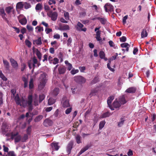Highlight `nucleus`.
<instances>
[{
  "label": "nucleus",
  "instance_id": "412c9836",
  "mask_svg": "<svg viewBox=\"0 0 156 156\" xmlns=\"http://www.w3.org/2000/svg\"><path fill=\"white\" fill-rule=\"evenodd\" d=\"M99 55L101 59H104L105 61H106L107 60V58L105 57V54L104 52L103 51H101L99 53Z\"/></svg>",
  "mask_w": 156,
  "mask_h": 156
},
{
  "label": "nucleus",
  "instance_id": "c03bdc74",
  "mask_svg": "<svg viewBox=\"0 0 156 156\" xmlns=\"http://www.w3.org/2000/svg\"><path fill=\"white\" fill-rule=\"evenodd\" d=\"M81 137L79 135H77L76 137V139L77 143L78 144H80L81 143L80 140Z\"/></svg>",
  "mask_w": 156,
  "mask_h": 156
},
{
  "label": "nucleus",
  "instance_id": "49530a36",
  "mask_svg": "<svg viewBox=\"0 0 156 156\" xmlns=\"http://www.w3.org/2000/svg\"><path fill=\"white\" fill-rule=\"evenodd\" d=\"M58 110L57 109L55 111L54 115L55 116L56 119L60 117V116L58 115Z\"/></svg>",
  "mask_w": 156,
  "mask_h": 156
},
{
  "label": "nucleus",
  "instance_id": "4d7b16f0",
  "mask_svg": "<svg viewBox=\"0 0 156 156\" xmlns=\"http://www.w3.org/2000/svg\"><path fill=\"white\" fill-rule=\"evenodd\" d=\"M98 79L97 77H95L91 82V84H94L96 83L98 81Z\"/></svg>",
  "mask_w": 156,
  "mask_h": 156
},
{
  "label": "nucleus",
  "instance_id": "a18cd8bd",
  "mask_svg": "<svg viewBox=\"0 0 156 156\" xmlns=\"http://www.w3.org/2000/svg\"><path fill=\"white\" fill-rule=\"evenodd\" d=\"M128 18V16L126 15L124 16L122 19V22L123 24H125L126 23V20Z\"/></svg>",
  "mask_w": 156,
  "mask_h": 156
},
{
  "label": "nucleus",
  "instance_id": "e2e57ef3",
  "mask_svg": "<svg viewBox=\"0 0 156 156\" xmlns=\"http://www.w3.org/2000/svg\"><path fill=\"white\" fill-rule=\"evenodd\" d=\"M27 28L29 31H32L33 30V27L30 25H27Z\"/></svg>",
  "mask_w": 156,
  "mask_h": 156
},
{
  "label": "nucleus",
  "instance_id": "0eeeda50",
  "mask_svg": "<svg viewBox=\"0 0 156 156\" xmlns=\"http://www.w3.org/2000/svg\"><path fill=\"white\" fill-rule=\"evenodd\" d=\"M47 15L51 18V20L53 21H55L57 19L58 14L55 12H53L52 11H50L47 13Z\"/></svg>",
  "mask_w": 156,
  "mask_h": 156
},
{
  "label": "nucleus",
  "instance_id": "1a4fd4ad",
  "mask_svg": "<svg viewBox=\"0 0 156 156\" xmlns=\"http://www.w3.org/2000/svg\"><path fill=\"white\" fill-rule=\"evenodd\" d=\"M19 22L22 25H25L27 23L26 17L22 15H20L18 17Z\"/></svg>",
  "mask_w": 156,
  "mask_h": 156
},
{
  "label": "nucleus",
  "instance_id": "72a5a7b5",
  "mask_svg": "<svg viewBox=\"0 0 156 156\" xmlns=\"http://www.w3.org/2000/svg\"><path fill=\"white\" fill-rule=\"evenodd\" d=\"M72 147V143L70 142L68 144L67 147V150L68 153H70Z\"/></svg>",
  "mask_w": 156,
  "mask_h": 156
},
{
  "label": "nucleus",
  "instance_id": "20e7f679",
  "mask_svg": "<svg viewBox=\"0 0 156 156\" xmlns=\"http://www.w3.org/2000/svg\"><path fill=\"white\" fill-rule=\"evenodd\" d=\"M11 138L12 139H14L16 143L20 141L22 139L21 136L19 134L18 132L12 133L11 134Z\"/></svg>",
  "mask_w": 156,
  "mask_h": 156
},
{
  "label": "nucleus",
  "instance_id": "f8f14e48",
  "mask_svg": "<svg viewBox=\"0 0 156 156\" xmlns=\"http://www.w3.org/2000/svg\"><path fill=\"white\" fill-rule=\"evenodd\" d=\"M104 8L106 12H108L109 11H111L112 10L113 7L110 4L107 3L104 6Z\"/></svg>",
  "mask_w": 156,
  "mask_h": 156
},
{
  "label": "nucleus",
  "instance_id": "a211bd4d",
  "mask_svg": "<svg viewBox=\"0 0 156 156\" xmlns=\"http://www.w3.org/2000/svg\"><path fill=\"white\" fill-rule=\"evenodd\" d=\"M52 121L48 119H46L44 122L43 124L44 126H50L52 124Z\"/></svg>",
  "mask_w": 156,
  "mask_h": 156
},
{
  "label": "nucleus",
  "instance_id": "7ed1b4c3",
  "mask_svg": "<svg viewBox=\"0 0 156 156\" xmlns=\"http://www.w3.org/2000/svg\"><path fill=\"white\" fill-rule=\"evenodd\" d=\"M39 65L37 59L35 58H34L32 60H30L28 62L29 67L30 69L32 67H38Z\"/></svg>",
  "mask_w": 156,
  "mask_h": 156
},
{
  "label": "nucleus",
  "instance_id": "09e8293b",
  "mask_svg": "<svg viewBox=\"0 0 156 156\" xmlns=\"http://www.w3.org/2000/svg\"><path fill=\"white\" fill-rule=\"evenodd\" d=\"M111 63L110 61H109V62L107 64V66L108 68L112 72H114V69L113 68H112L110 66V64Z\"/></svg>",
  "mask_w": 156,
  "mask_h": 156
},
{
  "label": "nucleus",
  "instance_id": "bb28decb",
  "mask_svg": "<svg viewBox=\"0 0 156 156\" xmlns=\"http://www.w3.org/2000/svg\"><path fill=\"white\" fill-rule=\"evenodd\" d=\"M121 104L118 102L116 100H115L113 104V106L115 108H119L121 105Z\"/></svg>",
  "mask_w": 156,
  "mask_h": 156
},
{
  "label": "nucleus",
  "instance_id": "79ce46f5",
  "mask_svg": "<svg viewBox=\"0 0 156 156\" xmlns=\"http://www.w3.org/2000/svg\"><path fill=\"white\" fill-rule=\"evenodd\" d=\"M36 10H41L42 9V5L40 3L37 4L35 7Z\"/></svg>",
  "mask_w": 156,
  "mask_h": 156
},
{
  "label": "nucleus",
  "instance_id": "dca6fc26",
  "mask_svg": "<svg viewBox=\"0 0 156 156\" xmlns=\"http://www.w3.org/2000/svg\"><path fill=\"white\" fill-rule=\"evenodd\" d=\"M58 29L61 31L69 30V26L67 25H64L63 26L60 25Z\"/></svg>",
  "mask_w": 156,
  "mask_h": 156
},
{
  "label": "nucleus",
  "instance_id": "8fccbe9b",
  "mask_svg": "<svg viewBox=\"0 0 156 156\" xmlns=\"http://www.w3.org/2000/svg\"><path fill=\"white\" fill-rule=\"evenodd\" d=\"M64 16L66 20H69V13L68 12H64Z\"/></svg>",
  "mask_w": 156,
  "mask_h": 156
},
{
  "label": "nucleus",
  "instance_id": "69168bd1",
  "mask_svg": "<svg viewBox=\"0 0 156 156\" xmlns=\"http://www.w3.org/2000/svg\"><path fill=\"white\" fill-rule=\"evenodd\" d=\"M31 131V126H29L27 130V135H29L30 134Z\"/></svg>",
  "mask_w": 156,
  "mask_h": 156
},
{
  "label": "nucleus",
  "instance_id": "aec40b11",
  "mask_svg": "<svg viewBox=\"0 0 156 156\" xmlns=\"http://www.w3.org/2000/svg\"><path fill=\"white\" fill-rule=\"evenodd\" d=\"M66 68L63 66H60L58 68V71L60 74H64L66 71Z\"/></svg>",
  "mask_w": 156,
  "mask_h": 156
},
{
  "label": "nucleus",
  "instance_id": "13d9d810",
  "mask_svg": "<svg viewBox=\"0 0 156 156\" xmlns=\"http://www.w3.org/2000/svg\"><path fill=\"white\" fill-rule=\"evenodd\" d=\"M108 43L109 44V45L111 47H114V48H115V44L112 41H110L108 42Z\"/></svg>",
  "mask_w": 156,
  "mask_h": 156
},
{
  "label": "nucleus",
  "instance_id": "774afa93",
  "mask_svg": "<svg viewBox=\"0 0 156 156\" xmlns=\"http://www.w3.org/2000/svg\"><path fill=\"white\" fill-rule=\"evenodd\" d=\"M45 30L46 34H48L52 31V30L51 29L48 28H46Z\"/></svg>",
  "mask_w": 156,
  "mask_h": 156
},
{
  "label": "nucleus",
  "instance_id": "a19ab883",
  "mask_svg": "<svg viewBox=\"0 0 156 156\" xmlns=\"http://www.w3.org/2000/svg\"><path fill=\"white\" fill-rule=\"evenodd\" d=\"M33 79L31 78L29 82V87L30 89H32L34 87Z\"/></svg>",
  "mask_w": 156,
  "mask_h": 156
},
{
  "label": "nucleus",
  "instance_id": "f704fd0d",
  "mask_svg": "<svg viewBox=\"0 0 156 156\" xmlns=\"http://www.w3.org/2000/svg\"><path fill=\"white\" fill-rule=\"evenodd\" d=\"M13 9V7L12 6H8L5 8V11L7 13L9 14Z\"/></svg>",
  "mask_w": 156,
  "mask_h": 156
},
{
  "label": "nucleus",
  "instance_id": "c9c22d12",
  "mask_svg": "<svg viewBox=\"0 0 156 156\" xmlns=\"http://www.w3.org/2000/svg\"><path fill=\"white\" fill-rule=\"evenodd\" d=\"M43 116L42 115H39L36 117L34 121L35 122H37L40 121L43 118Z\"/></svg>",
  "mask_w": 156,
  "mask_h": 156
},
{
  "label": "nucleus",
  "instance_id": "f03ea898",
  "mask_svg": "<svg viewBox=\"0 0 156 156\" xmlns=\"http://www.w3.org/2000/svg\"><path fill=\"white\" fill-rule=\"evenodd\" d=\"M46 74L43 73L41 74L39 80L40 83L38 85L39 89L41 90L43 88L46 83Z\"/></svg>",
  "mask_w": 156,
  "mask_h": 156
},
{
  "label": "nucleus",
  "instance_id": "c756f323",
  "mask_svg": "<svg viewBox=\"0 0 156 156\" xmlns=\"http://www.w3.org/2000/svg\"><path fill=\"white\" fill-rule=\"evenodd\" d=\"M55 101V99L50 97L48 99V104L49 105H51L54 104Z\"/></svg>",
  "mask_w": 156,
  "mask_h": 156
},
{
  "label": "nucleus",
  "instance_id": "bf43d9fd",
  "mask_svg": "<svg viewBox=\"0 0 156 156\" xmlns=\"http://www.w3.org/2000/svg\"><path fill=\"white\" fill-rule=\"evenodd\" d=\"M121 46L122 48H126L128 46H130V45L128 43H123L121 44Z\"/></svg>",
  "mask_w": 156,
  "mask_h": 156
},
{
  "label": "nucleus",
  "instance_id": "393cba45",
  "mask_svg": "<svg viewBox=\"0 0 156 156\" xmlns=\"http://www.w3.org/2000/svg\"><path fill=\"white\" fill-rule=\"evenodd\" d=\"M24 6V2H20L17 3L16 5L17 9H21Z\"/></svg>",
  "mask_w": 156,
  "mask_h": 156
},
{
  "label": "nucleus",
  "instance_id": "338daca9",
  "mask_svg": "<svg viewBox=\"0 0 156 156\" xmlns=\"http://www.w3.org/2000/svg\"><path fill=\"white\" fill-rule=\"evenodd\" d=\"M120 41L121 42H124L126 41V38L125 36H122L120 38Z\"/></svg>",
  "mask_w": 156,
  "mask_h": 156
},
{
  "label": "nucleus",
  "instance_id": "9d476101",
  "mask_svg": "<svg viewBox=\"0 0 156 156\" xmlns=\"http://www.w3.org/2000/svg\"><path fill=\"white\" fill-rule=\"evenodd\" d=\"M64 108H67L69 106V101L66 97H63L61 102Z\"/></svg>",
  "mask_w": 156,
  "mask_h": 156
},
{
  "label": "nucleus",
  "instance_id": "c85d7f7f",
  "mask_svg": "<svg viewBox=\"0 0 156 156\" xmlns=\"http://www.w3.org/2000/svg\"><path fill=\"white\" fill-rule=\"evenodd\" d=\"M22 80L24 82V87H26L27 86L28 84V77L27 76H23L22 78Z\"/></svg>",
  "mask_w": 156,
  "mask_h": 156
},
{
  "label": "nucleus",
  "instance_id": "f3484780",
  "mask_svg": "<svg viewBox=\"0 0 156 156\" xmlns=\"http://www.w3.org/2000/svg\"><path fill=\"white\" fill-rule=\"evenodd\" d=\"M114 97L113 96H111L107 100V103L108 104V106H109V107L110 108V109L112 110H114V109L113 108H111V103L112 102V101H113V100L114 99Z\"/></svg>",
  "mask_w": 156,
  "mask_h": 156
},
{
  "label": "nucleus",
  "instance_id": "f257e3e1",
  "mask_svg": "<svg viewBox=\"0 0 156 156\" xmlns=\"http://www.w3.org/2000/svg\"><path fill=\"white\" fill-rule=\"evenodd\" d=\"M15 101L18 105H19L21 107H25L27 106H29V111H31L32 109V102L33 101V98L31 95L28 96V100L25 99L23 98H20L18 94L14 97Z\"/></svg>",
  "mask_w": 156,
  "mask_h": 156
},
{
  "label": "nucleus",
  "instance_id": "7c9ffc66",
  "mask_svg": "<svg viewBox=\"0 0 156 156\" xmlns=\"http://www.w3.org/2000/svg\"><path fill=\"white\" fill-rule=\"evenodd\" d=\"M89 146L87 145L84 148H83L79 152L78 154L79 155L81 154L84 152L88 150L89 148Z\"/></svg>",
  "mask_w": 156,
  "mask_h": 156
},
{
  "label": "nucleus",
  "instance_id": "a878e982",
  "mask_svg": "<svg viewBox=\"0 0 156 156\" xmlns=\"http://www.w3.org/2000/svg\"><path fill=\"white\" fill-rule=\"evenodd\" d=\"M119 101L121 104H124L126 102V101L125 100L124 95L122 96L119 99Z\"/></svg>",
  "mask_w": 156,
  "mask_h": 156
},
{
  "label": "nucleus",
  "instance_id": "de8ad7c7",
  "mask_svg": "<svg viewBox=\"0 0 156 156\" xmlns=\"http://www.w3.org/2000/svg\"><path fill=\"white\" fill-rule=\"evenodd\" d=\"M36 54L38 58L40 60L41 57V53L39 51L37 50L36 51Z\"/></svg>",
  "mask_w": 156,
  "mask_h": 156
},
{
  "label": "nucleus",
  "instance_id": "423d86ee",
  "mask_svg": "<svg viewBox=\"0 0 156 156\" xmlns=\"http://www.w3.org/2000/svg\"><path fill=\"white\" fill-rule=\"evenodd\" d=\"M0 77L3 80L5 81V86H8L9 87H10L11 83V81L9 80L6 81L7 80V78L5 77L1 70H0Z\"/></svg>",
  "mask_w": 156,
  "mask_h": 156
},
{
  "label": "nucleus",
  "instance_id": "e433bc0d",
  "mask_svg": "<svg viewBox=\"0 0 156 156\" xmlns=\"http://www.w3.org/2000/svg\"><path fill=\"white\" fill-rule=\"evenodd\" d=\"M105 122V121H101L99 124V129H102L104 127Z\"/></svg>",
  "mask_w": 156,
  "mask_h": 156
},
{
  "label": "nucleus",
  "instance_id": "ddd939ff",
  "mask_svg": "<svg viewBox=\"0 0 156 156\" xmlns=\"http://www.w3.org/2000/svg\"><path fill=\"white\" fill-rule=\"evenodd\" d=\"M58 143L54 142L51 143V147L50 148V150L58 151L59 148V147L58 145Z\"/></svg>",
  "mask_w": 156,
  "mask_h": 156
},
{
  "label": "nucleus",
  "instance_id": "ea45409f",
  "mask_svg": "<svg viewBox=\"0 0 156 156\" xmlns=\"http://www.w3.org/2000/svg\"><path fill=\"white\" fill-rule=\"evenodd\" d=\"M28 138V135L27 134H25L23 137L22 138L21 141L22 142H25L26 141V140Z\"/></svg>",
  "mask_w": 156,
  "mask_h": 156
},
{
  "label": "nucleus",
  "instance_id": "0e129e2a",
  "mask_svg": "<svg viewBox=\"0 0 156 156\" xmlns=\"http://www.w3.org/2000/svg\"><path fill=\"white\" fill-rule=\"evenodd\" d=\"M48 3L49 5H51L52 4H55L56 2L55 0H49Z\"/></svg>",
  "mask_w": 156,
  "mask_h": 156
},
{
  "label": "nucleus",
  "instance_id": "4468645a",
  "mask_svg": "<svg viewBox=\"0 0 156 156\" xmlns=\"http://www.w3.org/2000/svg\"><path fill=\"white\" fill-rule=\"evenodd\" d=\"M12 66L15 69H17L18 67V65L17 62L13 59L10 60Z\"/></svg>",
  "mask_w": 156,
  "mask_h": 156
},
{
  "label": "nucleus",
  "instance_id": "2eb2a0df",
  "mask_svg": "<svg viewBox=\"0 0 156 156\" xmlns=\"http://www.w3.org/2000/svg\"><path fill=\"white\" fill-rule=\"evenodd\" d=\"M0 15L4 20H6V16L5 13L4 9L3 8H0Z\"/></svg>",
  "mask_w": 156,
  "mask_h": 156
},
{
  "label": "nucleus",
  "instance_id": "3c124183",
  "mask_svg": "<svg viewBox=\"0 0 156 156\" xmlns=\"http://www.w3.org/2000/svg\"><path fill=\"white\" fill-rule=\"evenodd\" d=\"M72 108L71 107L68 108L65 111V114L66 115L69 114L72 111Z\"/></svg>",
  "mask_w": 156,
  "mask_h": 156
},
{
  "label": "nucleus",
  "instance_id": "9b49d317",
  "mask_svg": "<svg viewBox=\"0 0 156 156\" xmlns=\"http://www.w3.org/2000/svg\"><path fill=\"white\" fill-rule=\"evenodd\" d=\"M59 93V90L58 88H55L51 91L50 94V95L53 97H56Z\"/></svg>",
  "mask_w": 156,
  "mask_h": 156
},
{
  "label": "nucleus",
  "instance_id": "37998d69",
  "mask_svg": "<svg viewBox=\"0 0 156 156\" xmlns=\"http://www.w3.org/2000/svg\"><path fill=\"white\" fill-rule=\"evenodd\" d=\"M25 43L26 44L28 47H30L31 46L32 44L31 42L28 40L26 39L25 41Z\"/></svg>",
  "mask_w": 156,
  "mask_h": 156
},
{
  "label": "nucleus",
  "instance_id": "b1692460",
  "mask_svg": "<svg viewBox=\"0 0 156 156\" xmlns=\"http://www.w3.org/2000/svg\"><path fill=\"white\" fill-rule=\"evenodd\" d=\"M3 62L5 69L9 70V62L6 60H3Z\"/></svg>",
  "mask_w": 156,
  "mask_h": 156
},
{
  "label": "nucleus",
  "instance_id": "6ab92c4d",
  "mask_svg": "<svg viewBox=\"0 0 156 156\" xmlns=\"http://www.w3.org/2000/svg\"><path fill=\"white\" fill-rule=\"evenodd\" d=\"M33 100L35 105L37 106L38 105L39 101L38 96L36 94H35L33 98Z\"/></svg>",
  "mask_w": 156,
  "mask_h": 156
},
{
  "label": "nucleus",
  "instance_id": "473e14b6",
  "mask_svg": "<svg viewBox=\"0 0 156 156\" xmlns=\"http://www.w3.org/2000/svg\"><path fill=\"white\" fill-rule=\"evenodd\" d=\"M34 43H35L37 45H41L42 44L41 38V37H39L38 39L34 41Z\"/></svg>",
  "mask_w": 156,
  "mask_h": 156
},
{
  "label": "nucleus",
  "instance_id": "864d4df0",
  "mask_svg": "<svg viewBox=\"0 0 156 156\" xmlns=\"http://www.w3.org/2000/svg\"><path fill=\"white\" fill-rule=\"evenodd\" d=\"M72 42V39L71 37L69 38L67 41V44L68 46H69L71 45V43Z\"/></svg>",
  "mask_w": 156,
  "mask_h": 156
},
{
  "label": "nucleus",
  "instance_id": "4be33fe9",
  "mask_svg": "<svg viewBox=\"0 0 156 156\" xmlns=\"http://www.w3.org/2000/svg\"><path fill=\"white\" fill-rule=\"evenodd\" d=\"M65 63L67 66V70L70 71L73 67L72 65L69 63L67 60H66L65 61Z\"/></svg>",
  "mask_w": 156,
  "mask_h": 156
},
{
  "label": "nucleus",
  "instance_id": "2f4dec72",
  "mask_svg": "<svg viewBox=\"0 0 156 156\" xmlns=\"http://www.w3.org/2000/svg\"><path fill=\"white\" fill-rule=\"evenodd\" d=\"M36 32L37 33H40L43 30V27H41L39 26H37L35 27Z\"/></svg>",
  "mask_w": 156,
  "mask_h": 156
},
{
  "label": "nucleus",
  "instance_id": "58836bf2",
  "mask_svg": "<svg viewBox=\"0 0 156 156\" xmlns=\"http://www.w3.org/2000/svg\"><path fill=\"white\" fill-rule=\"evenodd\" d=\"M24 8L27 9L29 8H30L31 7V5L29 3L27 2H24Z\"/></svg>",
  "mask_w": 156,
  "mask_h": 156
},
{
  "label": "nucleus",
  "instance_id": "603ef678",
  "mask_svg": "<svg viewBox=\"0 0 156 156\" xmlns=\"http://www.w3.org/2000/svg\"><path fill=\"white\" fill-rule=\"evenodd\" d=\"M79 72L78 69H75L74 68L71 71V73L73 75H74Z\"/></svg>",
  "mask_w": 156,
  "mask_h": 156
},
{
  "label": "nucleus",
  "instance_id": "6e6552de",
  "mask_svg": "<svg viewBox=\"0 0 156 156\" xmlns=\"http://www.w3.org/2000/svg\"><path fill=\"white\" fill-rule=\"evenodd\" d=\"M74 80L76 82L78 83H84L86 81V80L84 77L80 76H75Z\"/></svg>",
  "mask_w": 156,
  "mask_h": 156
},
{
  "label": "nucleus",
  "instance_id": "cd10ccee",
  "mask_svg": "<svg viewBox=\"0 0 156 156\" xmlns=\"http://www.w3.org/2000/svg\"><path fill=\"white\" fill-rule=\"evenodd\" d=\"M147 36V33L145 29H144L141 33V38H144L146 37Z\"/></svg>",
  "mask_w": 156,
  "mask_h": 156
},
{
  "label": "nucleus",
  "instance_id": "052dcab7",
  "mask_svg": "<svg viewBox=\"0 0 156 156\" xmlns=\"http://www.w3.org/2000/svg\"><path fill=\"white\" fill-rule=\"evenodd\" d=\"M54 64H56L58 63V59L56 58H55L53 59V62H52Z\"/></svg>",
  "mask_w": 156,
  "mask_h": 156
},
{
  "label": "nucleus",
  "instance_id": "5fc2aeb1",
  "mask_svg": "<svg viewBox=\"0 0 156 156\" xmlns=\"http://www.w3.org/2000/svg\"><path fill=\"white\" fill-rule=\"evenodd\" d=\"M110 115V114L109 112H107L105 113H104L102 115V117L103 118H106L109 116Z\"/></svg>",
  "mask_w": 156,
  "mask_h": 156
},
{
  "label": "nucleus",
  "instance_id": "6e6d98bb",
  "mask_svg": "<svg viewBox=\"0 0 156 156\" xmlns=\"http://www.w3.org/2000/svg\"><path fill=\"white\" fill-rule=\"evenodd\" d=\"M8 156H16L14 152L13 151H10L8 153Z\"/></svg>",
  "mask_w": 156,
  "mask_h": 156
},
{
  "label": "nucleus",
  "instance_id": "39448f33",
  "mask_svg": "<svg viewBox=\"0 0 156 156\" xmlns=\"http://www.w3.org/2000/svg\"><path fill=\"white\" fill-rule=\"evenodd\" d=\"M75 27L78 31L86 32L87 30V28L84 27V25L80 22L77 23Z\"/></svg>",
  "mask_w": 156,
  "mask_h": 156
},
{
  "label": "nucleus",
  "instance_id": "4c0bfd02",
  "mask_svg": "<svg viewBox=\"0 0 156 156\" xmlns=\"http://www.w3.org/2000/svg\"><path fill=\"white\" fill-rule=\"evenodd\" d=\"M97 19L99 20L101 23L103 24H105L106 22V19L104 18L98 17Z\"/></svg>",
  "mask_w": 156,
  "mask_h": 156
},
{
  "label": "nucleus",
  "instance_id": "680f3d73",
  "mask_svg": "<svg viewBox=\"0 0 156 156\" xmlns=\"http://www.w3.org/2000/svg\"><path fill=\"white\" fill-rule=\"evenodd\" d=\"M44 96L43 94H41L39 96V102H41L44 99Z\"/></svg>",
  "mask_w": 156,
  "mask_h": 156
},
{
  "label": "nucleus",
  "instance_id": "5701e85b",
  "mask_svg": "<svg viewBox=\"0 0 156 156\" xmlns=\"http://www.w3.org/2000/svg\"><path fill=\"white\" fill-rule=\"evenodd\" d=\"M136 89L134 87H130L127 89L126 91V92L128 93H133L135 92Z\"/></svg>",
  "mask_w": 156,
  "mask_h": 156
}]
</instances>
